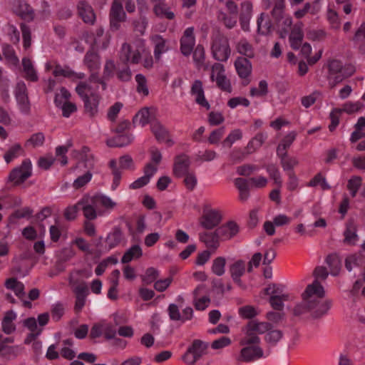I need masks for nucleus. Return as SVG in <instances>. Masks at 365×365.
Returning <instances> with one entry per match:
<instances>
[{"label": "nucleus", "instance_id": "nucleus-1", "mask_svg": "<svg viewBox=\"0 0 365 365\" xmlns=\"http://www.w3.org/2000/svg\"><path fill=\"white\" fill-rule=\"evenodd\" d=\"M324 290L317 280L309 284L303 294V300L297 304L294 314L299 316L307 312H312V315L318 318L325 314L330 308L329 302H322Z\"/></svg>", "mask_w": 365, "mask_h": 365}, {"label": "nucleus", "instance_id": "nucleus-2", "mask_svg": "<svg viewBox=\"0 0 365 365\" xmlns=\"http://www.w3.org/2000/svg\"><path fill=\"white\" fill-rule=\"evenodd\" d=\"M115 205L110 197L98 193L86 200V204L83 203L82 211L86 219L96 220L98 216L109 215Z\"/></svg>", "mask_w": 365, "mask_h": 365}, {"label": "nucleus", "instance_id": "nucleus-3", "mask_svg": "<svg viewBox=\"0 0 365 365\" xmlns=\"http://www.w3.org/2000/svg\"><path fill=\"white\" fill-rule=\"evenodd\" d=\"M211 53L212 57L217 61L226 62L230 56L229 40L219 29L215 30L212 34Z\"/></svg>", "mask_w": 365, "mask_h": 365}, {"label": "nucleus", "instance_id": "nucleus-4", "mask_svg": "<svg viewBox=\"0 0 365 365\" xmlns=\"http://www.w3.org/2000/svg\"><path fill=\"white\" fill-rule=\"evenodd\" d=\"M222 218V216L220 210L213 209L210 205L205 204L202 207L200 222L204 228L211 230L220 223Z\"/></svg>", "mask_w": 365, "mask_h": 365}, {"label": "nucleus", "instance_id": "nucleus-5", "mask_svg": "<svg viewBox=\"0 0 365 365\" xmlns=\"http://www.w3.org/2000/svg\"><path fill=\"white\" fill-rule=\"evenodd\" d=\"M272 325L268 322H257L251 321L248 324L246 336L243 338L244 344H259V338L257 334L267 333Z\"/></svg>", "mask_w": 365, "mask_h": 365}, {"label": "nucleus", "instance_id": "nucleus-6", "mask_svg": "<svg viewBox=\"0 0 365 365\" xmlns=\"http://www.w3.org/2000/svg\"><path fill=\"white\" fill-rule=\"evenodd\" d=\"M125 13L123 11L121 0H114L110 11V26L113 31L119 29L120 23L125 20Z\"/></svg>", "mask_w": 365, "mask_h": 365}, {"label": "nucleus", "instance_id": "nucleus-7", "mask_svg": "<svg viewBox=\"0 0 365 365\" xmlns=\"http://www.w3.org/2000/svg\"><path fill=\"white\" fill-rule=\"evenodd\" d=\"M225 67L220 63H215L212 66V74L210 78L215 81V73H217L216 83L217 86L222 91L231 93L232 87L230 80L224 75Z\"/></svg>", "mask_w": 365, "mask_h": 365}, {"label": "nucleus", "instance_id": "nucleus-8", "mask_svg": "<svg viewBox=\"0 0 365 365\" xmlns=\"http://www.w3.org/2000/svg\"><path fill=\"white\" fill-rule=\"evenodd\" d=\"M31 163L29 160L23 161L20 168L14 169L10 175L9 180L16 184L24 182L31 175Z\"/></svg>", "mask_w": 365, "mask_h": 365}, {"label": "nucleus", "instance_id": "nucleus-9", "mask_svg": "<svg viewBox=\"0 0 365 365\" xmlns=\"http://www.w3.org/2000/svg\"><path fill=\"white\" fill-rule=\"evenodd\" d=\"M241 344L245 346L240 353V358L245 361L256 360L263 356V351L258 346V344H244L243 339L241 340Z\"/></svg>", "mask_w": 365, "mask_h": 365}, {"label": "nucleus", "instance_id": "nucleus-10", "mask_svg": "<svg viewBox=\"0 0 365 365\" xmlns=\"http://www.w3.org/2000/svg\"><path fill=\"white\" fill-rule=\"evenodd\" d=\"M146 227L145 217L143 215L137 217L134 225L128 226V232L132 242L140 243L141 242V235L145 231Z\"/></svg>", "mask_w": 365, "mask_h": 365}, {"label": "nucleus", "instance_id": "nucleus-11", "mask_svg": "<svg viewBox=\"0 0 365 365\" xmlns=\"http://www.w3.org/2000/svg\"><path fill=\"white\" fill-rule=\"evenodd\" d=\"M190 160L189 157L180 153L174 158L173 173L178 178H182L183 175L190 171Z\"/></svg>", "mask_w": 365, "mask_h": 365}, {"label": "nucleus", "instance_id": "nucleus-12", "mask_svg": "<svg viewBox=\"0 0 365 365\" xmlns=\"http://www.w3.org/2000/svg\"><path fill=\"white\" fill-rule=\"evenodd\" d=\"M246 263L242 259H239L232 264L230 267L231 277L238 287L245 289V285L241 279V277L245 273Z\"/></svg>", "mask_w": 365, "mask_h": 365}, {"label": "nucleus", "instance_id": "nucleus-13", "mask_svg": "<svg viewBox=\"0 0 365 365\" xmlns=\"http://www.w3.org/2000/svg\"><path fill=\"white\" fill-rule=\"evenodd\" d=\"M16 98L20 105L21 110L27 113L30 110V103L28 97L27 88L23 81L17 83L15 90Z\"/></svg>", "mask_w": 365, "mask_h": 365}, {"label": "nucleus", "instance_id": "nucleus-14", "mask_svg": "<svg viewBox=\"0 0 365 365\" xmlns=\"http://www.w3.org/2000/svg\"><path fill=\"white\" fill-rule=\"evenodd\" d=\"M215 230L222 241L230 240L234 237L240 230L238 225L233 221H229L219 226Z\"/></svg>", "mask_w": 365, "mask_h": 365}, {"label": "nucleus", "instance_id": "nucleus-15", "mask_svg": "<svg viewBox=\"0 0 365 365\" xmlns=\"http://www.w3.org/2000/svg\"><path fill=\"white\" fill-rule=\"evenodd\" d=\"M200 240L207 247V250L215 252L220 247L221 239L217 234L216 230L213 232H205L200 235Z\"/></svg>", "mask_w": 365, "mask_h": 365}, {"label": "nucleus", "instance_id": "nucleus-16", "mask_svg": "<svg viewBox=\"0 0 365 365\" xmlns=\"http://www.w3.org/2000/svg\"><path fill=\"white\" fill-rule=\"evenodd\" d=\"M303 24L299 22L296 24L289 35L290 46L294 50H298L302 44L304 38V33L302 30Z\"/></svg>", "mask_w": 365, "mask_h": 365}, {"label": "nucleus", "instance_id": "nucleus-17", "mask_svg": "<svg viewBox=\"0 0 365 365\" xmlns=\"http://www.w3.org/2000/svg\"><path fill=\"white\" fill-rule=\"evenodd\" d=\"M235 66L237 74L241 78H246L250 76L252 72V64L245 57H238L235 62Z\"/></svg>", "mask_w": 365, "mask_h": 365}, {"label": "nucleus", "instance_id": "nucleus-18", "mask_svg": "<svg viewBox=\"0 0 365 365\" xmlns=\"http://www.w3.org/2000/svg\"><path fill=\"white\" fill-rule=\"evenodd\" d=\"M191 93L192 95L196 96L195 101L197 103L206 108L207 110L210 108L209 103L205 98L202 83L200 80H196L194 81L191 88Z\"/></svg>", "mask_w": 365, "mask_h": 365}, {"label": "nucleus", "instance_id": "nucleus-19", "mask_svg": "<svg viewBox=\"0 0 365 365\" xmlns=\"http://www.w3.org/2000/svg\"><path fill=\"white\" fill-rule=\"evenodd\" d=\"M15 13L24 21H31L34 20L35 13L32 7L25 1H19L15 8Z\"/></svg>", "mask_w": 365, "mask_h": 365}, {"label": "nucleus", "instance_id": "nucleus-20", "mask_svg": "<svg viewBox=\"0 0 365 365\" xmlns=\"http://www.w3.org/2000/svg\"><path fill=\"white\" fill-rule=\"evenodd\" d=\"M78 14L86 24H93L96 21V15L92 7L86 2H80L78 6Z\"/></svg>", "mask_w": 365, "mask_h": 365}, {"label": "nucleus", "instance_id": "nucleus-21", "mask_svg": "<svg viewBox=\"0 0 365 365\" xmlns=\"http://www.w3.org/2000/svg\"><path fill=\"white\" fill-rule=\"evenodd\" d=\"M5 287L6 289L12 290L20 299L25 298L24 285L16 278L7 279L5 282Z\"/></svg>", "mask_w": 365, "mask_h": 365}, {"label": "nucleus", "instance_id": "nucleus-22", "mask_svg": "<svg viewBox=\"0 0 365 365\" xmlns=\"http://www.w3.org/2000/svg\"><path fill=\"white\" fill-rule=\"evenodd\" d=\"M143 255V250L139 243L133 245L123 255L121 262L126 264L133 259H139Z\"/></svg>", "mask_w": 365, "mask_h": 365}, {"label": "nucleus", "instance_id": "nucleus-23", "mask_svg": "<svg viewBox=\"0 0 365 365\" xmlns=\"http://www.w3.org/2000/svg\"><path fill=\"white\" fill-rule=\"evenodd\" d=\"M365 266V255L361 253H356L348 256L345 259V267L348 271H351L354 267Z\"/></svg>", "mask_w": 365, "mask_h": 365}, {"label": "nucleus", "instance_id": "nucleus-24", "mask_svg": "<svg viewBox=\"0 0 365 365\" xmlns=\"http://www.w3.org/2000/svg\"><path fill=\"white\" fill-rule=\"evenodd\" d=\"M100 101V97L91 93L88 98L83 101L85 111L90 116H93L98 112V106Z\"/></svg>", "mask_w": 365, "mask_h": 365}, {"label": "nucleus", "instance_id": "nucleus-25", "mask_svg": "<svg viewBox=\"0 0 365 365\" xmlns=\"http://www.w3.org/2000/svg\"><path fill=\"white\" fill-rule=\"evenodd\" d=\"M16 318V314L13 311H9L6 313L2 320V331L6 334H11L16 330V326L14 321Z\"/></svg>", "mask_w": 365, "mask_h": 365}, {"label": "nucleus", "instance_id": "nucleus-26", "mask_svg": "<svg viewBox=\"0 0 365 365\" xmlns=\"http://www.w3.org/2000/svg\"><path fill=\"white\" fill-rule=\"evenodd\" d=\"M203 289L202 286H198L194 290V305L197 310L203 311L205 310L208 305L210 304V299L207 296H203L200 297V293L201 290Z\"/></svg>", "mask_w": 365, "mask_h": 365}, {"label": "nucleus", "instance_id": "nucleus-27", "mask_svg": "<svg viewBox=\"0 0 365 365\" xmlns=\"http://www.w3.org/2000/svg\"><path fill=\"white\" fill-rule=\"evenodd\" d=\"M150 111L148 108L140 109L133 118L134 127L143 128L149 123Z\"/></svg>", "mask_w": 365, "mask_h": 365}, {"label": "nucleus", "instance_id": "nucleus-28", "mask_svg": "<svg viewBox=\"0 0 365 365\" xmlns=\"http://www.w3.org/2000/svg\"><path fill=\"white\" fill-rule=\"evenodd\" d=\"M326 262L330 269V273L333 276H336L341 268V260L339 255L334 253L329 255L326 258Z\"/></svg>", "mask_w": 365, "mask_h": 365}, {"label": "nucleus", "instance_id": "nucleus-29", "mask_svg": "<svg viewBox=\"0 0 365 365\" xmlns=\"http://www.w3.org/2000/svg\"><path fill=\"white\" fill-rule=\"evenodd\" d=\"M84 63L91 71L96 70L100 66L99 56L93 49L88 51L85 55Z\"/></svg>", "mask_w": 365, "mask_h": 365}, {"label": "nucleus", "instance_id": "nucleus-30", "mask_svg": "<svg viewBox=\"0 0 365 365\" xmlns=\"http://www.w3.org/2000/svg\"><path fill=\"white\" fill-rule=\"evenodd\" d=\"M123 232L119 228H114L110 232L106 240V242L108 245L109 249H113L118 245L123 240Z\"/></svg>", "mask_w": 365, "mask_h": 365}, {"label": "nucleus", "instance_id": "nucleus-31", "mask_svg": "<svg viewBox=\"0 0 365 365\" xmlns=\"http://www.w3.org/2000/svg\"><path fill=\"white\" fill-rule=\"evenodd\" d=\"M284 0H277L271 12L274 23L282 21V19L287 16L284 14Z\"/></svg>", "mask_w": 365, "mask_h": 365}, {"label": "nucleus", "instance_id": "nucleus-32", "mask_svg": "<svg viewBox=\"0 0 365 365\" xmlns=\"http://www.w3.org/2000/svg\"><path fill=\"white\" fill-rule=\"evenodd\" d=\"M236 48L237 52L245 56L247 58H252L255 56L252 46L246 39H241L237 43Z\"/></svg>", "mask_w": 365, "mask_h": 365}, {"label": "nucleus", "instance_id": "nucleus-33", "mask_svg": "<svg viewBox=\"0 0 365 365\" xmlns=\"http://www.w3.org/2000/svg\"><path fill=\"white\" fill-rule=\"evenodd\" d=\"M103 76L101 78L99 74L96 72L92 73L88 78V84L93 86V91H96L99 88V86H101L102 91H105L107 88V84Z\"/></svg>", "mask_w": 365, "mask_h": 365}, {"label": "nucleus", "instance_id": "nucleus-34", "mask_svg": "<svg viewBox=\"0 0 365 365\" xmlns=\"http://www.w3.org/2000/svg\"><path fill=\"white\" fill-rule=\"evenodd\" d=\"M22 65L24 68V71L26 73V78L28 80L31 81H37L38 76L36 74V70L34 68L32 62L29 58H23Z\"/></svg>", "mask_w": 365, "mask_h": 365}, {"label": "nucleus", "instance_id": "nucleus-35", "mask_svg": "<svg viewBox=\"0 0 365 365\" xmlns=\"http://www.w3.org/2000/svg\"><path fill=\"white\" fill-rule=\"evenodd\" d=\"M109 168H110L112 174L113 175L111 189L112 190H115L120 185L121 179V171L118 168L117 161L115 160H111L109 162Z\"/></svg>", "mask_w": 365, "mask_h": 365}, {"label": "nucleus", "instance_id": "nucleus-36", "mask_svg": "<svg viewBox=\"0 0 365 365\" xmlns=\"http://www.w3.org/2000/svg\"><path fill=\"white\" fill-rule=\"evenodd\" d=\"M265 168L274 185L280 187L282 185V180L279 168L274 164H269L266 165Z\"/></svg>", "mask_w": 365, "mask_h": 365}, {"label": "nucleus", "instance_id": "nucleus-37", "mask_svg": "<svg viewBox=\"0 0 365 365\" xmlns=\"http://www.w3.org/2000/svg\"><path fill=\"white\" fill-rule=\"evenodd\" d=\"M160 276V272L154 267H149L145 270L143 275L141 276L142 282L145 285H149L155 282Z\"/></svg>", "mask_w": 365, "mask_h": 365}, {"label": "nucleus", "instance_id": "nucleus-38", "mask_svg": "<svg viewBox=\"0 0 365 365\" xmlns=\"http://www.w3.org/2000/svg\"><path fill=\"white\" fill-rule=\"evenodd\" d=\"M154 56L156 60H160L161 54L168 51V47L166 45V41L161 36H157L155 39Z\"/></svg>", "mask_w": 365, "mask_h": 365}, {"label": "nucleus", "instance_id": "nucleus-39", "mask_svg": "<svg viewBox=\"0 0 365 365\" xmlns=\"http://www.w3.org/2000/svg\"><path fill=\"white\" fill-rule=\"evenodd\" d=\"M226 259L223 257H218L213 260L212 272L217 276H222L225 272Z\"/></svg>", "mask_w": 365, "mask_h": 365}, {"label": "nucleus", "instance_id": "nucleus-40", "mask_svg": "<svg viewBox=\"0 0 365 365\" xmlns=\"http://www.w3.org/2000/svg\"><path fill=\"white\" fill-rule=\"evenodd\" d=\"M150 129L155 137H165L170 135L169 130L159 121H153Z\"/></svg>", "mask_w": 365, "mask_h": 365}, {"label": "nucleus", "instance_id": "nucleus-41", "mask_svg": "<svg viewBox=\"0 0 365 365\" xmlns=\"http://www.w3.org/2000/svg\"><path fill=\"white\" fill-rule=\"evenodd\" d=\"M66 226L59 222H56L55 225H51L49 228L51 239L53 242H58L61 235L66 232Z\"/></svg>", "mask_w": 365, "mask_h": 365}, {"label": "nucleus", "instance_id": "nucleus-42", "mask_svg": "<svg viewBox=\"0 0 365 365\" xmlns=\"http://www.w3.org/2000/svg\"><path fill=\"white\" fill-rule=\"evenodd\" d=\"M192 352L197 357L198 359L205 354L207 345L200 339H195L192 344L189 346Z\"/></svg>", "mask_w": 365, "mask_h": 365}, {"label": "nucleus", "instance_id": "nucleus-43", "mask_svg": "<svg viewBox=\"0 0 365 365\" xmlns=\"http://www.w3.org/2000/svg\"><path fill=\"white\" fill-rule=\"evenodd\" d=\"M282 337V332L279 329H273L272 327L267 331L264 336L267 343L270 345H275Z\"/></svg>", "mask_w": 365, "mask_h": 365}, {"label": "nucleus", "instance_id": "nucleus-44", "mask_svg": "<svg viewBox=\"0 0 365 365\" xmlns=\"http://www.w3.org/2000/svg\"><path fill=\"white\" fill-rule=\"evenodd\" d=\"M192 58L197 67L200 68L204 64L205 59V52L202 45L198 44L195 47V50L193 51Z\"/></svg>", "mask_w": 365, "mask_h": 365}, {"label": "nucleus", "instance_id": "nucleus-45", "mask_svg": "<svg viewBox=\"0 0 365 365\" xmlns=\"http://www.w3.org/2000/svg\"><path fill=\"white\" fill-rule=\"evenodd\" d=\"M153 11L157 16L160 18L165 17L170 20L175 18V14L170 11L164 4H156L153 8Z\"/></svg>", "mask_w": 365, "mask_h": 365}, {"label": "nucleus", "instance_id": "nucleus-46", "mask_svg": "<svg viewBox=\"0 0 365 365\" xmlns=\"http://www.w3.org/2000/svg\"><path fill=\"white\" fill-rule=\"evenodd\" d=\"M71 96L70 92L65 87H61L60 93L55 95L54 103L56 106L61 108L64 105L65 101H69Z\"/></svg>", "mask_w": 365, "mask_h": 365}, {"label": "nucleus", "instance_id": "nucleus-47", "mask_svg": "<svg viewBox=\"0 0 365 365\" xmlns=\"http://www.w3.org/2000/svg\"><path fill=\"white\" fill-rule=\"evenodd\" d=\"M288 299V294L272 295L269 299V302L274 309L281 311L284 307L283 302L287 301Z\"/></svg>", "mask_w": 365, "mask_h": 365}, {"label": "nucleus", "instance_id": "nucleus-48", "mask_svg": "<svg viewBox=\"0 0 365 365\" xmlns=\"http://www.w3.org/2000/svg\"><path fill=\"white\" fill-rule=\"evenodd\" d=\"M356 226L353 222H349L346 224V228L344 231V237L345 242L349 244H352L354 242L357 237V235L356 233Z\"/></svg>", "mask_w": 365, "mask_h": 365}, {"label": "nucleus", "instance_id": "nucleus-49", "mask_svg": "<svg viewBox=\"0 0 365 365\" xmlns=\"http://www.w3.org/2000/svg\"><path fill=\"white\" fill-rule=\"evenodd\" d=\"M79 158L81 160L85 162V166L91 169L93 167V158L92 155L90 153V149L83 146L79 151Z\"/></svg>", "mask_w": 365, "mask_h": 365}, {"label": "nucleus", "instance_id": "nucleus-50", "mask_svg": "<svg viewBox=\"0 0 365 365\" xmlns=\"http://www.w3.org/2000/svg\"><path fill=\"white\" fill-rule=\"evenodd\" d=\"M23 154V149L20 145L16 144L11 147L4 154V159L7 163L11 162L14 158Z\"/></svg>", "mask_w": 365, "mask_h": 365}, {"label": "nucleus", "instance_id": "nucleus-51", "mask_svg": "<svg viewBox=\"0 0 365 365\" xmlns=\"http://www.w3.org/2000/svg\"><path fill=\"white\" fill-rule=\"evenodd\" d=\"M264 19V14L262 13L259 17L257 19V32L262 35H266L271 32L272 24L269 19L266 21L264 24L262 22Z\"/></svg>", "mask_w": 365, "mask_h": 365}, {"label": "nucleus", "instance_id": "nucleus-52", "mask_svg": "<svg viewBox=\"0 0 365 365\" xmlns=\"http://www.w3.org/2000/svg\"><path fill=\"white\" fill-rule=\"evenodd\" d=\"M318 185H320L324 190L330 189L325 178L321 173L317 174L307 184L309 187H317Z\"/></svg>", "mask_w": 365, "mask_h": 365}, {"label": "nucleus", "instance_id": "nucleus-53", "mask_svg": "<svg viewBox=\"0 0 365 365\" xmlns=\"http://www.w3.org/2000/svg\"><path fill=\"white\" fill-rule=\"evenodd\" d=\"M135 81L137 82L136 90L139 93H143L147 96L149 94V90L147 86V80L143 74H137L135 76Z\"/></svg>", "mask_w": 365, "mask_h": 365}, {"label": "nucleus", "instance_id": "nucleus-54", "mask_svg": "<svg viewBox=\"0 0 365 365\" xmlns=\"http://www.w3.org/2000/svg\"><path fill=\"white\" fill-rule=\"evenodd\" d=\"M3 55L5 58L13 65H17L19 58L15 54L14 49L10 45L6 44L3 46Z\"/></svg>", "mask_w": 365, "mask_h": 365}, {"label": "nucleus", "instance_id": "nucleus-55", "mask_svg": "<svg viewBox=\"0 0 365 365\" xmlns=\"http://www.w3.org/2000/svg\"><path fill=\"white\" fill-rule=\"evenodd\" d=\"M259 170V167L253 164H245L237 168V172L242 176H250L255 172Z\"/></svg>", "mask_w": 365, "mask_h": 365}, {"label": "nucleus", "instance_id": "nucleus-56", "mask_svg": "<svg viewBox=\"0 0 365 365\" xmlns=\"http://www.w3.org/2000/svg\"><path fill=\"white\" fill-rule=\"evenodd\" d=\"M21 29L23 37V44L25 49H28L31 46V33L30 28L25 24H21Z\"/></svg>", "mask_w": 365, "mask_h": 365}, {"label": "nucleus", "instance_id": "nucleus-57", "mask_svg": "<svg viewBox=\"0 0 365 365\" xmlns=\"http://www.w3.org/2000/svg\"><path fill=\"white\" fill-rule=\"evenodd\" d=\"M131 138H107L106 144L108 147L122 148L130 145Z\"/></svg>", "mask_w": 365, "mask_h": 365}, {"label": "nucleus", "instance_id": "nucleus-58", "mask_svg": "<svg viewBox=\"0 0 365 365\" xmlns=\"http://www.w3.org/2000/svg\"><path fill=\"white\" fill-rule=\"evenodd\" d=\"M81 203L86 204V200H82L77 205L71 206V207H68L65 211V213H64L65 217L69 220L75 219L78 211L79 210H82L83 205H80Z\"/></svg>", "mask_w": 365, "mask_h": 365}, {"label": "nucleus", "instance_id": "nucleus-59", "mask_svg": "<svg viewBox=\"0 0 365 365\" xmlns=\"http://www.w3.org/2000/svg\"><path fill=\"white\" fill-rule=\"evenodd\" d=\"M294 138H283V140L279 144L277 149V154L282 160L283 157H287V149L292 145Z\"/></svg>", "mask_w": 365, "mask_h": 365}, {"label": "nucleus", "instance_id": "nucleus-60", "mask_svg": "<svg viewBox=\"0 0 365 365\" xmlns=\"http://www.w3.org/2000/svg\"><path fill=\"white\" fill-rule=\"evenodd\" d=\"M132 53L131 46L127 43L122 45L120 52L119 59L124 63L127 64L130 61V54Z\"/></svg>", "mask_w": 365, "mask_h": 365}, {"label": "nucleus", "instance_id": "nucleus-61", "mask_svg": "<svg viewBox=\"0 0 365 365\" xmlns=\"http://www.w3.org/2000/svg\"><path fill=\"white\" fill-rule=\"evenodd\" d=\"M195 41L185 38L180 39V51L185 56H188L191 53L195 45Z\"/></svg>", "mask_w": 365, "mask_h": 365}, {"label": "nucleus", "instance_id": "nucleus-62", "mask_svg": "<svg viewBox=\"0 0 365 365\" xmlns=\"http://www.w3.org/2000/svg\"><path fill=\"white\" fill-rule=\"evenodd\" d=\"M93 89V86L85 83L80 82L76 88V91L78 95L82 98L83 101L88 98L90 96H88L86 91H91Z\"/></svg>", "mask_w": 365, "mask_h": 365}, {"label": "nucleus", "instance_id": "nucleus-63", "mask_svg": "<svg viewBox=\"0 0 365 365\" xmlns=\"http://www.w3.org/2000/svg\"><path fill=\"white\" fill-rule=\"evenodd\" d=\"M249 182L252 187L263 188L267 186L268 180L264 176L258 175L257 177L250 178Z\"/></svg>", "mask_w": 365, "mask_h": 365}, {"label": "nucleus", "instance_id": "nucleus-64", "mask_svg": "<svg viewBox=\"0 0 365 365\" xmlns=\"http://www.w3.org/2000/svg\"><path fill=\"white\" fill-rule=\"evenodd\" d=\"M298 161L294 158H289L288 156L283 157L281 160V164L284 171L293 172V168L297 165Z\"/></svg>", "mask_w": 365, "mask_h": 365}]
</instances>
